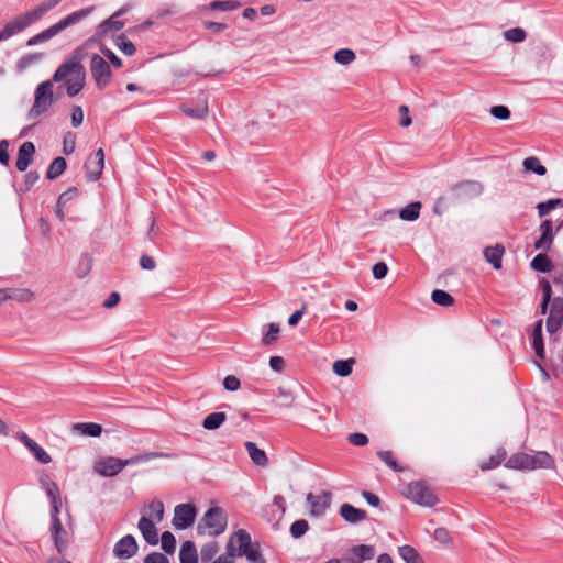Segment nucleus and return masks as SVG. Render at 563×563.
I'll list each match as a JSON object with an SVG mask.
<instances>
[{
  "label": "nucleus",
  "mask_w": 563,
  "mask_h": 563,
  "mask_svg": "<svg viewBox=\"0 0 563 563\" xmlns=\"http://www.w3.org/2000/svg\"><path fill=\"white\" fill-rule=\"evenodd\" d=\"M165 456L166 454L161 452H145L124 460L114 456H103L95 461L93 472L103 477H112L118 475L128 465L144 463Z\"/></svg>",
  "instance_id": "1"
},
{
  "label": "nucleus",
  "mask_w": 563,
  "mask_h": 563,
  "mask_svg": "<svg viewBox=\"0 0 563 563\" xmlns=\"http://www.w3.org/2000/svg\"><path fill=\"white\" fill-rule=\"evenodd\" d=\"M54 81L66 80V90L69 97H75L84 88L86 82V71L80 64V58L73 56L69 60L62 64L53 76Z\"/></svg>",
  "instance_id": "2"
},
{
  "label": "nucleus",
  "mask_w": 563,
  "mask_h": 563,
  "mask_svg": "<svg viewBox=\"0 0 563 563\" xmlns=\"http://www.w3.org/2000/svg\"><path fill=\"white\" fill-rule=\"evenodd\" d=\"M554 465V461L552 456L544 452H537L534 455H530L527 453H516L511 455L505 466L511 470L519 471H532L536 468H551Z\"/></svg>",
  "instance_id": "3"
},
{
  "label": "nucleus",
  "mask_w": 563,
  "mask_h": 563,
  "mask_svg": "<svg viewBox=\"0 0 563 563\" xmlns=\"http://www.w3.org/2000/svg\"><path fill=\"white\" fill-rule=\"evenodd\" d=\"M228 525V517L221 507L214 506L208 509L197 526V532L200 536L208 534L217 537L222 534Z\"/></svg>",
  "instance_id": "4"
},
{
  "label": "nucleus",
  "mask_w": 563,
  "mask_h": 563,
  "mask_svg": "<svg viewBox=\"0 0 563 563\" xmlns=\"http://www.w3.org/2000/svg\"><path fill=\"white\" fill-rule=\"evenodd\" d=\"M93 10V7L85 8L79 11L73 12L69 15L62 19L56 24L49 26L48 29L44 30L43 32L32 36L27 41V46H33L38 43L46 42L57 35L63 30L67 29L68 26L79 22L84 18L88 16Z\"/></svg>",
  "instance_id": "5"
},
{
  "label": "nucleus",
  "mask_w": 563,
  "mask_h": 563,
  "mask_svg": "<svg viewBox=\"0 0 563 563\" xmlns=\"http://www.w3.org/2000/svg\"><path fill=\"white\" fill-rule=\"evenodd\" d=\"M54 80H46L41 82L34 92V103L27 113V118L30 120H34L44 112L48 110V108L54 103Z\"/></svg>",
  "instance_id": "6"
},
{
  "label": "nucleus",
  "mask_w": 563,
  "mask_h": 563,
  "mask_svg": "<svg viewBox=\"0 0 563 563\" xmlns=\"http://www.w3.org/2000/svg\"><path fill=\"white\" fill-rule=\"evenodd\" d=\"M407 496L413 503L423 507H432L438 503L437 497L424 482H413L407 487Z\"/></svg>",
  "instance_id": "7"
},
{
  "label": "nucleus",
  "mask_w": 563,
  "mask_h": 563,
  "mask_svg": "<svg viewBox=\"0 0 563 563\" xmlns=\"http://www.w3.org/2000/svg\"><path fill=\"white\" fill-rule=\"evenodd\" d=\"M90 71L99 89H104L111 81L112 73L108 63L99 55L91 57Z\"/></svg>",
  "instance_id": "8"
},
{
  "label": "nucleus",
  "mask_w": 563,
  "mask_h": 563,
  "mask_svg": "<svg viewBox=\"0 0 563 563\" xmlns=\"http://www.w3.org/2000/svg\"><path fill=\"white\" fill-rule=\"evenodd\" d=\"M197 509L192 504H179L174 509L173 526L177 530L191 527L196 520Z\"/></svg>",
  "instance_id": "9"
},
{
  "label": "nucleus",
  "mask_w": 563,
  "mask_h": 563,
  "mask_svg": "<svg viewBox=\"0 0 563 563\" xmlns=\"http://www.w3.org/2000/svg\"><path fill=\"white\" fill-rule=\"evenodd\" d=\"M484 191V185L478 180H463L451 188V192L456 200H468L481 196Z\"/></svg>",
  "instance_id": "10"
},
{
  "label": "nucleus",
  "mask_w": 563,
  "mask_h": 563,
  "mask_svg": "<svg viewBox=\"0 0 563 563\" xmlns=\"http://www.w3.org/2000/svg\"><path fill=\"white\" fill-rule=\"evenodd\" d=\"M36 21H38V19L33 13L32 10L10 20L3 27V33H4L5 40L22 32L23 30H25L26 27H29L31 24L35 23Z\"/></svg>",
  "instance_id": "11"
},
{
  "label": "nucleus",
  "mask_w": 563,
  "mask_h": 563,
  "mask_svg": "<svg viewBox=\"0 0 563 563\" xmlns=\"http://www.w3.org/2000/svg\"><path fill=\"white\" fill-rule=\"evenodd\" d=\"M251 544V536L245 530L240 529L230 537L225 551L230 555L241 556Z\"/></svg>",
  "instance_id": "12"
},
{
  "label": "nucleus",
  "mask_w": 563,
  "mask_h": 563,
  "mask_svg": "<svg viewBox=\"0 0 563 563\" xmlns=\"http://www.w3.org/2000/svg\"><path fill=\"white\" fill-rule=\"evenodd\" d=\"M139 551V544L132 534L121 538L113 547V555L118 559L128 560Z\"/></svg>",
  "instance_id": "13"
},
{
  "label": "nucleus",
  "mask_w": 563,
  "mask_h": 563,
  "mask_svg": "<svg viewBox=\"0 0 563 563\" xmlns=\"http://www.w3.org/2000/svg\"><path fill=\"white\" fill-rule=\"evenodd\" d=\"M104 167V152L99 148L93 155H91L86 164V174L89 181H96L101 177L102 169Z\"/></svg>",
  "instance_id": "14"
},
{
  "label": "nucleus",
  "mask_w": 563,
  "mask_h": 563,
  "mask_svg": "<svg viewBox=\"0 0 563 563\" xmlns=\"http://www.w3.org/2000/svg\"><path fill=\"white\" fill-rule=\"evenodd\" d=\"M563 323V298L556 297L551 302L550 313L547 320V330L556 332Z\"/></svg>",
  "instance_id": "15"
},
{
  "label": "nucleus",
  "mask_w": 563,
  "mask_h": 563,
  "mask_svg": "<svg viewBox=\"0 0 563 563\" xmlns=\"http://www.w3.org/2000/svg\"><path fill=\"white\" fill-rule=\"evenodd\" d=\"M16 438L27 448V450L34 455V457L38 462L43 464H48L52 461L51 455L40 444H37L33 439H31L26 433L19 432L16 434Z\"/></svg>",
  "instance_id": "16"
},
{
  "label": "nucleus",
  "mask_w": 563,
  "mask_h": 563,
  "mask_svg": "<svg viewBox=\"0 0 563 563\" xmlns=\"http://www.w3.org/2000/svg\"><path fill=\"white\" fill-rule=\"evenodd\" d=\"M155 522L156 521L143 516L137 523V528L144 540L151 545H156L158 543V530Z\"/></svg>",
  "instance_id": "17"
},
{
  "label": "nucleus",
  "mask_w": 563,
  "mask_h": 563,
  "mask_svg": "<svg viewBox=\"0 0 563 563\" xmlns=\"http://www.w3.org/2000/svg\"><path fill=\"white\" fill-rule=\"evenodd\" d=\"M307 501L310 506V514L312 516H322L330 506V495L323 494L316 496L312 493L308 494Z\"/></svg>",
  "instance_id": "18"
},
{
  "label": "nucleus",
  "mask_w": 563,
  "mask_h": 563,
  "mask_svg": "<svg viewBox=\"0 0 563 563\" xmlns=\"http://www.w3.org/2000/svg\"><path fill=\"white\" fill-rule=\"evenodd\" d=\"M51 531L57 552L63 554L67 548L68 541L66 538V531L64 530L60 520L55 517V515L53 516Z\"/></svg>",
  "instance_id": "19"
},
{
  "label": "nucleus",
  "mask_w": 563,
  "mask_h": 563,
  "mask_svg": "<svg viewBox=\"0 0 563 563\" xmlns=\"http://www.w3.org/2000/svg\"><path fill=\"white\" fill-rule=\"evenodd\" d=\"M541 236L536 241L534 249L549 251L553 243L554 233L552 231V222L550 220H544L540 224Z\"/></svg>",
  "instance_id": "20"
},
{
  "label": "nucleus",
  "mask_w": 563,
  "mask_h": 563,
  "mask_svg": "<svg viewBox=\"0 0 563 563\" xmlns=\"http://www.w3.org/2000/svg\"><path fill=\"white\" fill-rule=\"evenodd\" d=\"M35 153V146L32 142H24L18 153L15 166L20 172L26 170L29 167L32 155Z\"/></svg>",
  "instance_id": "21"
},
{
  "label": "nucleus",
  "mask_w": 563,
  "mask_h": 563,
  "mask_svg": "<svg viewBox=\"0 0 563 563\" xmlns=\"http://www.w3.org/2000/svg\"><path fill=\"white\" fill-rule=\"evenodd\" d=\"M340 515L350 523H358L366 519V511L355 508L351 504H343L340 507Z\"/></svg>",
  "instance_id": "22"
},
{
  "label": "nucleus",
  "mask_w": 563,
  "mask_h": 563,
  "mask_svg": "<svg viewBox=\"0 0 563 563\" xmlns=\"http://www.w3.org/2000/svg\"><path fill=\"white\" fill-rule=\"evenodd\" d=\"M71 430L84 437L98 438L102 433V426L95 422H79L73 424Z\"/></svg>",
  "instance_id": "23"
},
{
  "label": "nucleus",
  "mask_w": 563,
  "mask_h": 563,
  "mask_svg": "<svg viewBox=\"0 0 563 563\" xmlns=\"http://www.w3.org/2000/svg\"><path fill=\"white\" fill-rule=\"evenodd\" d=\"M245 449L250 455L252 462L260 467H265L268 464V459L262 449L257 448L254 442L247 441L245 442Z\"/></svg>",
  "instance_id": "24"
},
{
  "label": "nucleus",
  "mask_w": 563,
  "mask_h": 563,
  "mask_svg": "<svg viewBox=\"0 0 563 563\" xmlns=\"http://www.w3.org/2000/svg\"><path fill=\"white\" fill-rule=\"evenodd\" d=\"M505 253V249L500 244H496L495 246H487L484 250L485 260L493 265L495 269H499L501 267V258Z\"/></svg>",
  "instance_id": "25"
},
{
  "label": "nucleus",
  "mask_w": 563,
  "mask_h": 563,
  "mask_svg": "<svg viewBox=\"0 0 563 563\" xmlns=\"http://www.w3.org/2000/svg\"><path fill=\"white\" fill-rule=\"evenodd\" d=\"M184 114L192 119H205L208 115L209 108L206 100H203L199 106L191 107L188 104H183L180 107Z\"/></svg>",
  "instance_id": "26"
},
{
  "label": "nucleus",
  "mask_w": 563,
  "mask_h": 563,
  "mask_svg": "<svg viewBox=\"0 0 563 563\" xmlns=\"http://www.w3.org/2000/svg\"><path fill=\"white\" fill-rule=\"evenodd\" d=\"M180 563H197V550L191 541H185L179 551Z\"/></svg>",
  "instance_id": "27"
},
{
  "label": "nucleus",
  "mask_w": 563,
  "mask_h": 563,
  "mask_svg": "<svg viewBox=\"0 0 563 563\" xmlns=\"http://www.w3.org/2000/svg\"><path fill=\"white\" fill-rule=\"evenodd\" d=\"M10 300L26 303L34 300V292L29 288H8Z\"/></svg>",
  "instance_id": "28"
},
{
  "label": "nucleus",
  "mask_w": 563,
  "mask_h": 563,
  "mask_svg": "<svg viewBox=\"0 0 563 563\" xmlns=\"http://www.w3.org/2000/svg\"><path fill=\"white\" fill-rule=\"evenodd\" d=\"M532 346L538 357H544V345L542 341V320H539L532 331Z\"/></svg>",
  "instance_id": "29"
},
{
  "label": "nucleus",
  "mask_w": 563,
  "mask_h": 563,
  "mask_svg": "<svg viewBox=\"0 0 563 563\" xmlns=\"http://www.w3.org/2000/svg\"><path fill=\"white\" fill-rule=\"evenodd\" d=\"M225 420L227 415L224 412H212L203 419L202 427L206 430H217L224 423Z\"/></svg>",
  "instance_id": "30"
},
{
  "label": "nucleus",
  "mask_w": 563,
  "mask_h": 563,
  "mask_svg": "<svg viewBox=\"0 0 563 563\" xmlns=\"http://www.w3.org/2000/svg\"><path fill=\"white\" fill-rule=\"evenodd\" d=\"M522 166L525 172L534 173L539 176H543L547 174V168L540 162V159L536 156H529L523 159Z\"/></svg>",
  "instance_id": "31"
},
{
  "label": "nucleus",
  "mask_w": 563,
  "mask_h": 563,
  "mask_svg": "<svg viewBox=\"0 0 563 563\" xmlns=\"http://www.w3.org/2000/svg\"><path fill=\"white\" fill-rule=\"evenodd\" d=\"M421 210V202L415 201L408 205L407 207L402 208L399 211V217L404 221H415L419 218Z\"/></svg>",
  "instance_id": "32"
},
{
  "label": "nucleus",
  "mask_w": 563,
  "mask_h": 563,
  "mask_svg": "<svg viewBox=\"0 0 563 563\" xmlns=\"http://www.w3.org/2000/svg\"><path fill=\"white\" fill-rule=\"evenodd\" d=\"M67 167L66 159L64 157H56L49 165L46 177L51 180L60 176Z\"/></svg>",
  "instance_id": "33"
},
{
  "label": "nucleus",
  "mask_w": 563,
  "mask_h": 563,
  "mask_svg": "<svg viewBox=\"0 0 563 563\" xmlns=\"http://www.w3.org/2000/svg\"><path fill=\"white\" fill-rule=\"evenodd\" d=\"M507 453L504 449H498L497 452L489 457L488 461H484L479 464L482 471H488L499 466L506 459Z\"/></svg>",
  "instance_id": "34"
},
{
  "label": "nucleus",
  "mask_w": 563,
  "mask_h": 563,
  "mask_svg": "<svg viewBox=\"0 0 563 563\" xmlns=\"http://www.w3.org/2000/svg\"><path fill=\"white\" fill-rule=\"evenodd\" d=\"M351 554H353L358 562H363L374 556L375 549L367 544L355 545L351 549Z\"/></svg>",
  "instance_id": "35"
},
{
  "label": "nucleus",
  "mask_w": 563,
  "mask_h": 563,
  "mask_svg": "<svg viewBox=\"0 0 563 563\" xmlns=\"http://www.w3.org/2000/svg\"><path fill=\"white\" fill-rule=\"evenodd\" d=\"M164 512V504L158 499L152 500L147 506V518L156 522H161L163 520Z\"/></svg>",
  "instance_id": "36"
},
{
  "label": "nucleus",
  "mask_w": 563,
  "mask_h": 563,
  "mask_svg": "<svg viewBox=\"0 0 563 563\" xmlns=\"http://www.w3.org/2000/svg\"><path fill=\"white\" fill-rule=\"evenodd\" d=\"M531 267L537 272L548 273L551 271L552 263L545 254L540 253L531 261Z\"/></svg>",
  "instance_id": "37"
},
{
  "label": "nucleus",
  "mask_w": 563,
  "mask_h": 563,
  "mask_svg": "<svg viewBox=\"0 0 563 563\" xmlns=\"http://www.w3.org/2000/svg\"><path fill=\"white\" fill-rule=\"evenodd\" d=\"M42 484L45 488L46 495L51 500V504H62L60 493L56 483L51 479H45L42 481Z\"/></svg>",
  "instance_id": "38"
},
{
  "label": "nucleus",
  "mask_w": 563,
  "mask_h": 563,
  "mask_svg": "<svg viewBox=\"0 0 563 563\" xmlns=\"http://www.w3.org/2000/svg\"><path fill=\"white\" fill-rule=\"evenodd\" d=\"M354 360H339L333 363V372L341 377H346L352 373Z\"/></svg>",
  "instance_id": "39"
},
{
  "label": "nucleus",
  "mask_w": 563,
  "mask_h": 563,
  "mask_svg": "<svg viewBox=\"0 0 563 563\" xmlns=\"http://www.w3.org/2000/svg\"><path fill=\"white\" fill-rule=\"evenodd\" d=\"M432 301L442 307H450L454 303V298L446 291L435 289L431 294Z\"/></svg>",
  "instance_id": "40"
},
{
  "label": "nucleus",
  "mask_w": 563,
  "mask_h": 563,
  "mask_svg": "<svg viewBox=\"0 0 563 563\" xmlns=\"http://www.w3.org/2000/svg\"><path fill=\"white\" fill-rule=\"evenodd\" d=\"M398 552L406 563H421L418 552L410 545L399 547Z\"/></svg>",
  "instance_id": "41"
},
{
  "label": "nucleus",
  "mask_w": 563,
  "mask_h": 563,
  "mask_svg": "<svg viewBox=\"0 0 563 563\" xmlns=\"http://www.w3.org/2000/svg\"><path fill=\"white\" fill-rule=\"evenodd\" d=\"M355 58V53L350 48H341L334 54V60L341 65H350Z\"/></svg>",
  "instance_id": "42"
},
{
  "label": "nucleus",
  "mask_w": 563,
  "mask_h": 563,
  "mask_svg": "<svg viewBox=\"0 0 563 563\" xmlns=\"http://www.w3.org/2000/svg\"><path fill=\"white\" fill-rule=\"evenodd\" d=\"M526 31L521 27H514L504 32L505 40L511 43H521L526 40Z\"/></svg>",
  "instance_id": "43"
},
{
  "label": "nucleus",
  "mask_w": 563,
  "mask_h": 563,
  "mask_svg": "<svg viewBox=\"0 0 563 563\" xmlns=\"http://www.w3.org/2000/svg\"><path fill=\"white\" fill-rule=\"evenodd\" d=\"M265 328L267 329V331L264 332L263 343L265 345H271L278 340L280 329L276 323H269Z\"/></svg>",
  "instance_id": "44"
},
{
  "label": "nucleus",
  "mask_w": 563,
  "mask_h": 563,
  "mask_svg": "<svg viewBox=\"0 0 563 563\" xmlns=\"http://www.w3.org/2000/svg\"><path fill=\"white\" fill-rule=\"evenodd\" d=\"M558 206H563V201L561 199H550L544 202H539L537 205L539 217L542 218L547 216L551 210H553Z\"/></svg>",
  "instance_id": "45"
},
{
  "label": "nucleus",
  "mask_w": 563,
  "mask_h": 563,
  "mask_svg": "<svg viewBox=\"0 0 563 563\" xmlns=\"http://www.w3.org/2000/svg\"><path fill=\"white\" fill-rule=\"evenodd\" d=\"M219 551V544L216 541L209 542L201 548L200 554L203 562H209Z\"/></svg>",
  "instance_id": "46"
},
{
  "label": "nucleus",
  "mask_w": 563,
  "mask_h": 563,
  "mask_svg": "<svg viewBox=\"0 0 563 563\" xmlns=\"http://www.w3.org/2000/svg\"><path fill=\"white\" fill-rule=\"evenodd\" d=\"M60 1L62 0H45L42 3H40L36 8H34L32 11L40 20L46 12L54 9Z\"/></svg>",
  "instance_id": "47"
},
{
  "label": "nucleus",
  "mask_w": 563,
  "mask_h": 563,
  "mask_svg": "<svg viewBox=\"0 0 563 563\" xmlns=\"http://www.w3.org/2000/svg\"><path fill=\"white\" fill-rule=\"evenodd\" d=\"M117 18L118 16H114V14H113L108 20L102 22L100 24V32L101 33H107L108 31H119V30H121L124 24H123L122 21L117 20Z\"/></svg>",
  "instance_id": "48"
},
{
  "label": "nucleus",
  "mask_w": 563,
  "mask_h": 563,
  "mask_svg": "<svg viewBox=\"0 0 563 563\" xmlns=\"http://www.w3.org/2000/svg\"><path fill=\"white\" fill-rule=\"evenodd\" d=\"M162 549L167 553H174L176 549V539L174 534L169 531H165L162 533Z\"/></svg>",
  "instance_id": "49"
},
{
  "label": "nucleus",
  "mask_w": 563,
  "mask_h": 563,
  "mask_svg": "<svg viewBox=\"0 0 563 563\" xmlns=\"http://www.w3.org/2000/svg\"><path fill=\"white\" fill-rule=\"evenodd\" d=\"M377 455L393 471L399 472L402 470L395 460L391 451H379Z\"/></svg>",
  "instance_id": "50"
},
{
  "label": "nucleus",
  "mask_w": 563,
  "mask_h": 563,
  "mask_svg": "<svg viewBox=\"0 0 563 563\" xmlns=\"http://www.w3.org/2000/svg\"><path fill=\"white\" fill-rule=\"evenodd\" d=\"M308 528H309L308 522L303 519H300V520L295 521L290 526V533L294 538L298 539L307 532Z\"/></svg>",
  "instance_id": "51"
},
{
  "label": "nucleus",
  "mask_w": 563,
  "mask_h": 563,
  "mask_svg": "<svg viewBox=\"0 0 563 563\" xmlns=\"http://www.w3.org/2000/svg\"><path fill=\"white\" fill-rule=\"evenodd\" d=\"M118 47L121 49L123 54L128 56H132L136 52L135 45L125 36H120L118 38Z\"/></svg>",
  "instance_id": "52"
},
{
  "label": "nucleus",
  "mask_w": 563,
  "mask_h": 563,
  "mask_svg": "<svg viewBox=\"0 0 563 563\" xmlns=\"http://www.w3.org/2000/svg\"><path fill=\"white\" fill-rule=\"evenodd\" d=\"M76 147V135L71 132H67L63 140V152L66 155H70Z\"/></svg>",
  "instance_id": "53"
},
{
  "label": "nucleus",
  "mask_w": 563,
  "mask_h": 563,
  "mask_svg": "<svg viewBox=\"0 0 563 563\" xmlns=\"http://www.w3.org/2000/svg\"><path fill=\"white\" fill-rule=\"evenodd\" d=\"M42 58V54L40 53H34V54H27L25 56H23L19 62H18V68L20 70H23L25 69L26 67H29L30 65L38 62L40 59Z\"/></svg>",
  "instance_id": "54"
},
{
  "label": "nucleus",
  "mask_w": 563,
  "mask_h": 563,
  "mask_svg": "<svg viewBox=\"0 0 563 563\" xmlns=\"http://www.w3.org/2000/svg\"><path fill=\"white\" fill-rule=\"evenodd\" d=\"M490 114L499 120H507L510 118V110L505 106H494L489 110Z\"/></svg>",
  "instance_id": "55"
},
{
  "label": "nucleus",
  "mask_w": 563,
  "mask_h": 563,
  "mask_svg": "<svg viewBox=\"0 0 563 563\" xmlns=\"http://www.w3.org/2000/svg\"><path fill=\"white\" fill-rule=\"evenodd\" d=\"M372 272L374 278L380 280L386 277L388 273V266L385 262H378L373 266Z\"/></svg>",
  "instance_id": "56"
},
{
  "label": "nucleus",
  "mask_w": 563,
  "mask_h": 563,
  "mask_svg": "<svg viewBox=\"0 0 563 563\" xmlns=\"http://www.w3.org/2000/svg\"><path fill=\"white\" fill-rule=\"evenodd\" d=\"M349 442L355 446H364L368 443V438L364 433L355 432L349 435Z\"/></svg>",
  "instance_id": "57"
},
{
  "label": "nucleus",
  "mask_w": 563,
  "mask_h": 563,
  "mask_svg": "<svg viewBox=\"0 0 563 563\" xmlns=\"http://www.w3.org/2000/svg\"><path fill=\"white\" fill-rule=\"evenodd\" d=\"M241 556H245L250 562L258 561L263 555L258 551L257 545L251 544L246 550L245 553H242Z\"/></svg>",
  "instance_id": "58"
},
{
  "label": "nucleus",
  "mask_w": 563,
  "mask_h": 563,
  "mask_svg": "<svg viewBox=\"0 0 563 563\" xmlns=\"http://www.w3.org/2000/svg\"><path fill=\"white\" fill-rule=\"evenodd\" d=\"M84 122V111L81 107L75 106L71 110V124L78 128Z\"/></svg>",
  "instance_id": "59"
},
{
  "label": "nucleus",
  "mask_w": 563,
  "mask_h": 563,
  "mask_svg": "<svg viewBox=\"0 0 563 563\" xmlns=\"http://www.w3.org/2000/svg\"><path fill=\"white\" fill-rule=\"evenodd\" d=\"M399 114H400V121H399L400 126L408 128L412 122L411 117L409 115V108L405 104L400 106Z\"/></svg>",
  "instance_id": "60"
},
{
  "label": "nucleus",
  "mask_w": 563,
  "mask_h": 563,
  "mask_svg": "<svg viewBox=\"0 0 563 563\" xmlns=\"http://www.w3.org/2000/svg\"><path fill=\"white\" fill-rule=\"evenodd\" d=\"M240 379L233 375H229L223 380V386L229 391H235L240 388Z\"/></svg>",
  "instance_id": "61"
},
{
  "label": "nucleus",
  "mask_w": 563,
  "mask_h": 563,
  "mask_svg": "<svg viewBox=\"0 0 563 563\" xmlns=\"http://www.w3.org/2000/svg\"><path fill=\"white\" fill-rule=\"evenodd\" d=\"M144 563H169V561L164 554L152 552L145 556Z\"/></svg>",
  "instance_id": "62"
},
{
  "label": "nucleus",
  "mask_w": 563,
  "mask_h": 563,
  "mask_svg": "<svg viewBox=\"0 0 563 563\" xmlns=\"http://www.w3.org/2000/svg\"><path fill=\"white\" fill-rule=\"evenodd\" d=\"M140 266L145 271H154L156 268V262L150 255H142L140 257Z\"/></svg>",
  "instance_id": "63"
},
{
  "label": "nucleus",
  "mask_w": 563,
  "mask_h": 563,
  "mask_svg": "<svg viewBox=\"0 0 563 563\" xmlns=\"http://www.w3.org/2000/svg\"><path fill=\"white\" fill-rule=\"evenodd\" d=\"M120 294L117 291L111 292L108 298L103 301V307L106 309H112L120 302Z\"/></svg>",
  "instance_id": "64"
}]
</instances>
